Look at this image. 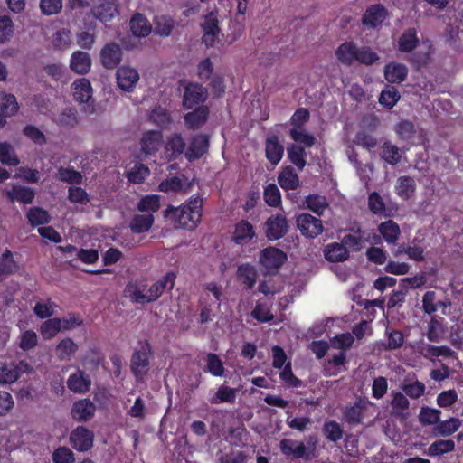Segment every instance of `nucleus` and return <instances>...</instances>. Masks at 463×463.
Masks as SVG:
<instances>
[{
	"label": "nucleus",
	"instance_id": "9d476101",
	"mask_svg": "<svg viewBox=\"0 0 463 463\" xmlns=\"http://www.w3.org/2000/svg\"><path fill=\"white\" fill-rule=\"evenodd\" d=\"M210 136L207 134H195L192 136L187 149L185 158L193 162L203 157L209 150Z\"/></svg>",
	"mask_w": 463,
	"mask_h": 463
},
{
	"label": "nucleus",
	"instance_id": "412c9836",
	"mask_svg": "<svg viewBox=\"0 0 463 463\" xmlns=\"http://www.w3.org/2000/svg\"><path fill=\"white\" fill-rule=\"evenodd\" d=\"M370 402L364 397H357L353 405L347 406L344 411L345 421L351 425H357L361 422L364 411L367 409Z\"/></svg>",
	"mask_w": 463,
	"mask_h": 463
},
{
	"label": "nucleus",
	"instance_id": "6ab92c4d",
	"mask_svg": "<svg viewBox=\"0 0 463 463\" xmlns=\"http://www.w3.org/2000/svg\"><path fill=\"white\" fill-rule=\"evenodd\" d=\"M67 386L74 393L84 394L90 390L91 379L83 370L78 369L68 377Z\"/></svg>",
	"mask_w": 463,
	"mask_h": 463
},
{
	"label": "nucleus",
	"instance_id": "ea45409f",
	"mask_svg": "<svg viewBox=\"0 0 463 463\" xmlns=\"http://www.w3.org/2000/svg\"><path fill=\"white\" fill-rule=\"evenodd\" d=\"M378 231L388 244H394L401 234L400 226L392 220L380 223Z\"/></svg>",
	"mask_w": 463,
	"mask_h": 463
},
{
	"label": "nucleus",
	"instance_id": "49530a36",
	"mask_svg": "<svg viewBox=\"0 0 463 463\" xmlns=\"http://www.w3.org/2000/svg\"><path fill=\"white\" fill-rule=\"evenodd\" d=\"M175 27V21L169 15L155 18V33L162 37L169 36Z\"/></svg>",
	"mask_w": 463,
	"mask_h": 463
},
{
	"label": "nucleus",
	"instance_id": "aec40b11",
	"mask_svg": "<svg viewBox=\"0 0 463 463\" xmlns=\"http://www.w3.org/2000/svg\"><path fill=\"white\" fill-rule=\"evenodd\" d=\"M165 149L169 160L177 159L182 154H185L187 148L183 135L179 132L169 135L165 141Z\"/></svg>",
	"mask_w": 463,
	"mask_h": 463
},
{
	"label": "nucleus",
	"instance_id": "a211bd4d",
	"mask_svg": "<svg viewBox=\"0 0 463 463\" xmlns=\"http://www.w3.org/2000/svg\"><path fill=\"white\" fill-rule=\"evenodd\" d=\"M256 237L253 225L247 220H241L234 225L232 241L237 245H246Z\"/></svg>",
	"mask_w": 463,
	"mask_h": 463
},
{
	"label": "nucleus",
	"instance_id": "8fccbe9b",
	"mask_svg": "<svg viewBox=\"0 0 463 463\" xmlns=\"http://www.w3.org/2000/svg\"><path fill=\"white\" fill-rule=\"evenodd\" d=\"M381 157L392 165H397L401 161V153L398 146L392 145L390 141H385L381 146Z\"/></svg>",
	"mask_w": 463,
	"mask_h": 463
},
{
	"label": "nucleus",
	"instance_id": "7ed1b4c3",
	"mask_svg": "<svg viewBox=\"0 0 463 463\" xmlns=\"http://www.w3.org/2000/svg\"><path fill=\"white\" fill-rule=\"evenodd\" d=\"M152 354V346L148 340L137 342V346L130 359V369L136 378H142L147 373Z\"/></svg>",
	"mask_w": 463,
	"mask_h": 463
},
{
	"label": "nucleus",
	"instance_id": "3c124183",
	"mask_svg": "<svg viewBox=\"0 0 463 463\" xmlns=\"http://www.w3.org/2000/svg\"><path fill=\"white\" fill-rule=\"evenodd\" d=\"M77 43L82 49L90 50L96 39V23L90 24L86 31H82L77 34Z\"/></svg>",
	"mask_w": 463,
	"mask_h": 463
},
{
	"label": "nucleus",
	"instance_id": "1a4fd4ad",
	"mask_svg": "<svg viewBox=\"0 0 463 463\" xmlns=\"http://www.w3.org/2000/svg\"><path fill=\"white\" fill-rule=\"evenodd\" d=\"M201 27L203 32L202 37L203 43H204L206 47L213 46L221 33L218 13L216 11H211L204 15Z\"/></svg>",
	"mask_w": 463,
	"mask_h": 463
},
{
	"label": "nucleus",
	"instance_id": "c9c22d12",
	"mask_svg": "<svg viewBox=\"0 0 463 463\" xmlns=\"http://www.w3.org/2000/svg\"><path fill=\"white\" fill-rule=\"evenodd\" d=\"M288 159L298 169L302 170L307 165V152L304 146L291 143L287 146Z\"/></svg>",
	"mask_w": 463,
	"mask_h": 463
},
{
	"label": "nucleus",
	"instance_id": "c85d7f7f",
	"mask_svg": "<svg viewBox=\"0 0 463 463\" xmlns=\"http://www.w3.org/2000/svg\"><path fill=\"white\" fill-rule=\"evenodd\" d=\"M20 265L14 258V253L6 249L0 256V281L4 279L17 273Z\"/></svg>",
	"mask_w": 463,
	"mask_h": 463
},
{
	"label": "nucleus",
	"instance_id": "bf43d9fd",
	"mask_svg": "<svg viewBox=\"0 0 463 463\" xmlns=\"http://www.w3.org/2000/svg\"><path fill=\"white\" fill-rule=\"evenodd\" d=\"M236 399V391L229 386L222 385L218 388L215 396L210 399L212 404H218L221 402L232 403Z\"/></svg>",
	"mask_w": 463,
	"mask_h": 463
},
{
	"label": "nucleus",
	"instance_id": "cd10ccee",
	"mask_svg": "<svg viewBox=\"0 0 463 463\" xmlns=\"http://www.w3.org/2000/svg\"><path fill=\"white\" fill-rule=\"evenodd\" d=\"M146 285L137 280H130L124 288V294L132 303L146 304L148 303L147 294H145Z\"/></svg>",
	"mask_w": 463,
	"mask_h": 463
},
{
	"label": "nucleus",
	"instance_id": "ddd939ff",
	"mask_svg": "<svg viewBox=\"0 0 463 463\" xmlns=\"http://www.w3.org/2000/svg\"><path fill=\"white\" fill-rule=\"evenodd\" d=\"M94 434L84 426H78L70 435V443L78 451L85 452L93 446Z\"/></svg>",
	"mask_w": 463,
	"mask_h": 463
},
{
	"label": "nucleus",
	"instance_id": "79ce46f5",
	"mask_svg": "<svg viewBox=\"0 0 463 463\" xmlns=\"http://www.w3.org/2000/svg\"><path fill=\"white\" fill-rule=\"evenodd\" d=\"M305 203L307 208L319 217L322 216L325 211L329 207L326 197L318 194L307 195Z\"/></svg>",
	"mask_w": 463,
	"mask_h": 463
},
{
	"label": "nucleus",
	"instance_id": "e433bc0d",
	"mask_svg": "<svg viewBox=\"0 0 463 463\" xmlns=\"http://www.w3.org/2000/svg\"><path fill=\"white\" fill-rule=\"evenodd\" d=\"M420 41L415 28L406 29L398 40V49L402 52H411L419 44Z\"/></svg>",
	"mask_w": 463,
	"mask_h": 463
},
{
	"label": "nucleus",
	"instance_id": "4d7b16f0",
	"mask_svg": "<svg viewBox=\"0 0 463 463\" xmlns=\"http://www.w3.org/2000/svg\"><path fill=\"white\" fill-rule=\"evenodd\" d=\"M368 208L374 215L389 216L383 198L377 192L368 195Z\"/></svg>",
	"mask_w": 463,
	"mask_h": 463
},
{
	"label": "nucleus",
	"instance_id": "a18cd8bd",
	"mask_svg": "<svg viewBox=\"0 0 463 463\" xmlns=\"http://www.w3.org/2000/svg\"><path fill=\"white\" fill-rule=\"evenodd\" d=\"M26 218L28 222L33 227L44 225L51 222V216L49 213L39 206L31 207L26 213Z\"/></svg>",
	"mask_w": 463,
	"mask_h": 463
},
{
	"label": "nucleus",
	"instance_id": "6e6d98bb",
	"mask_svg": "<svg viewBox=\"0 0 463 463\" xmlns=\"http://www.w3.org/2000/svg\"><path fill=\"white\" fill-rule=\"evenodd\" d=\"M455 442L452 439H439L428 448V455L430 457L440 456L454 451Z\"/></svg>",
	"mask_w": 463,
	"mask_h": 463
},
{
	"label": "nucleus",
	"instance_id": "2f4dec72",
	"mask_svg": "<svg viewBox=\"0 0 463 463\" xmlns=\"http://www.w3.org/2000/svg\"><path fill=\"white\" fill-rule=\"evenodd\" d=\"M238 280L248 290L252 289L257 280V270L254 266L250 263L240 265L236 271Z\"/></svg>",
	"mask_w": 463,
	"mask_h": 463
},
{
	"label": "nucleus",
	"instance_id": "37998d69",
	"mask_svg": "<svg viewBox=\"0 0 463 463\" xmlns=\"http://www.w3.org/2000/svg\"><path fill=\"white\" fill-rule=\"evenodd\" d=\"M461 426V421L458 418H449L447 420L439 422L434 427L433 432L436 436L449 437L455 433Z\"/></svg>",
	"mask_w": 463,
	"mask_h": 463
},
{
	"label": "nucleus",
	"instance_id": "f3484780",
	"mask_svg": "<svg viewBox=\"0 0 463 463\" xmlns=\"http://www.w3.org/2000/svg\"><path fill=\"white\" fill-rule=\"evenodd\" d=\"M117 83L119 89L131 92L139 80L137 71L129 66H121L117 70Z\"/></svg>",
	"mask_w": 463,
	"mask_h": 463
},
{
	"label": "nucleus",
	"instance_id": "0eeeda50",
	"mask_svg": "<svg viewBox=\"0 0 463 463\" xmlns=\"http://www.w3.org/2000/svg\"><path fill=\"white\" fill-rule=\"evenodd\" d=\"M265 235L269 241H277L288 232V222L282 213L269 216L264 222Z\"/></svg>",
	"mask_w": 463,
	"mask_h": 463
},
{
	"label": "nucleus",
	"instance_id": "0e129e2a",
	"mask_svg": "<svg viewBox=\"0 0 463 463\" xmlns=\"http://www.w3.org/2000/svg\"><path fill=\"white\" fill-rule=\"evenodd\" d=\"M440 414L441 411L438 409L422 407L419 414V420L422 425L435 424L436 426L439 422Z\"/></svg>",
	"mask_w": 463,
	"mask_h": 463
},
{
	"label": "nucleus",
	"instance_id": "e2e57ef3",
	"mask_svg": "<svg viewBox=\"0 0 463 463\" xmlns=\"http://www.w3.org/2000/svg\"><path fill=\"white\" fill-rule=\"evenodd\" d=\"M150 175L149 168L144 164H136L134 167L127 173L128 180L132 184H141Z\"/></svg>",
	"mask_w": 463,
	"mask_h": 463
},
{
	"label": "nucleus",
	"instance_id": "de8ad7c7",
	"mask_svg": "<svg viewBox=\"0 0 463 463\" xmlns=\"http://www.w3.org/2000/svg\"><path fill=\"white\" fill-rule=\"evenodd\" d=\"M400 98L401 95L397 88L387 85L380 93L379 103L387 109H392Z\"/></svg>",
	"mask_w": 463,
	"mask_h": 463
},
{
	"label": "nucleus",
	"instance_id": "864d4df0",
	"mask_svg": "<svg viewBox=\"0 0 463 463\" xmlns=\"http://www.w3.org/2000/svg\"><path fill=\"white\" fill-rule=\"evenodd\" d=\"M322 432L329 441L337 442L342 439L344 430L337 421L331 420L325 421Z\"/></svg>",
	"mask_w": 463,
	"mask_h": 463
},
{
	"label": "nucleus",
	"instance_id": "09e8293b",
	"mask_svg": "<svg viewBox=\"0 0 463 463\" xmlns=\"http://www.w3.org/2000/svg\"><path fill=\"white\" fill-rule=\"evenodd\" d=\"M206 366L204 372L210 373L213 376L222 377L224 373V365L222 359L213 353L207 354L205 357Z\"/></svg>",
	"mask_w": 463,
	"mask_h": 463
},
{
	"label": "nucleus",
	"instance_id": "72a5a7b5",
	"mask_svg": "<svg viewBox=\"0 0 463 463\" xmlns=\"http://www.w3.org/2000/svg\"><path fill=\"white\" fill-rule=\"evenodd\" d=\"M79 349L78 345L71 337L61 339L55 347V354L59 361L69 362Z\"/></svg>",
	"mask_w": 463,
	"mask_h": 463
},
{
	"label": "nucleus",
	"instance_id": "473e14b6",
	"mask_svg": "<svg viewBox=\"0 0 463 463\" xmlns=\"http://www.w3.org/2000/svg\"><path fill=\"white\" fill-rule=\"evenodd\" d=\"M408 75V69L404 64L391 62L384 67L385 80L390 83H401L404 81Z\"/></svg>",
	"mask_w": 463,
	"mask_h": 463
},
{
	"label": "nucleus",
	"instance_id": "603ef678",
	"mask_svg": "<svg viewBox=\"0 0 463 463\" xmlns=\"http://www.w3.org/2000/svg\"><path fill=\"white\" fill-rule=\"evenodd\" d=\"M0 162L9 166H16L20 164L14 147L7 142H0Z\"/></svg>",
	"mask_w": 463,
	"mask_h": 463
},
{
	"label": "nucleus",
	"instance_id": "c03bdc74",
	"mask_svg": "<svg viewBox=\"0 0 463 463\" xmlns=\"http://www.w3.org/2000/svg\"><path fill=\"white\" fill-rule=\"evenodd\" d=\"M19 105L13 94L2 93L0 95V114L5 118H11L17 113Z\"/></svg>",
	"mask_w": 463,
	"mask_h": 463
},
{
	"label": "nucleus",
	"instance_id": "f257e3e1",
	"mask_svg": "<svg viewBox=\"0 0 463 463\" xmlns=\"http://www.w3.org/2000/svg\"><path fill=\"white\" fill-rule=\"evenodd\" d=\"M164 215L176 229L194 230L202 221L203 199L194 195L178 207L169 205Z\"/></svg>",
	"mask_w": 463,
	"mask_h": 463
},
{
	"label": "nucleus",
	"instance_id": "69168bd1",
	"mask_svg": "<svg viewBox=\"0 0 463 463\" xmlns=\"http://www.w3.org/2000/svg\"><path fill=\"white\" fill-rule=\"evenodd\" d=\"M160 208V198L156 194L143 196L137 204L139 212L155 213Z\"/></svg>",
	"mask_w": 463,
	"mask_h": 463
},
{
	"label": "nucleus",
	"instance_id": "20e7f679",
	"mask_svg": "<svg viewBox=\"0 0 463 463\" xmlns=\"http://www.w3.org/2000/svg\"><path fill=\"white\" fill-rule=\"evenodd\" d=\"M207 99L208 91L205 87L198 82H188L184 87L182 104L184 109H193L203 105Z\"/></svg>",
	"mask_w": 463,
	"mask_h": 463
},
{
	"label": "nucleus",
	"instance_id": "2eb2a0df",
	"mask_svg": "<svg viewBox=\"0 0 463 463\" xmlns=\"http://www.w3.org/2000/svg\"><path fill=\"white\" fill-rule=\"evenodd\" d=\"M210 115L209 107L201 105L194 107L190 112L184 116V125L188 129L197 130L203 128L207 122Z\"/></svg>",
	"mask_w": 463,
	"mask_h": 463
},
{
	"label": "nucleus",
	"instance_id": "7c9ffc66",
	"mask_svg": "<svg viewBox=\"0 0 463 463\" xmlns=\"http://www.w3.org/2000/svg\"><path fill=\"white\" fill-rule=\"evenodd\" d=\"M420 242H421L420 239L414 238L407 245H400L397 250V254H406L409 257V259L416 262L424 261V248L420 245Z\"/></svg>",
	"mask_w": 463,
	"mask_h": 463
},
{
	"label": "nucleus",
	"instance_id": "13d9d810",
	"mask_svg": "<svg viewBox=\"0 0 463 463\" xmlns=\"http://www.w3.org/2000/svg\"><path fill=\"white\" fill-rule=\"evenodd\" d=\"M59 180L70 184H80L82 183V175L72 166L58 168Z\"/></svg>",
	"mask_w": 463,
	"mask_h": 463
},
{
	"label": "nucleus",
	"instance_id": "4468645a",
	"mask_svg": "<svg viewBox=\"0 0 463 463\" xmlns=\"http://www.w3.org/2000/svg\"><path fill=\"white\" fill-rule=\"evenodd\" d=\"M5 194L12 203L31 204L33 203L36 192L30 186L14 184L11 189H6Z\"/></svg>",
	"mask_w": 463,
	"mask_h": 463
},
{
	"label": "nucleus",
	"instance_id": "f03ea898",
	"mask_svg": "<svg viewBox=\"0 0 463 463\" xmlns=\"http://www.w3.org/2000/svg\"><path fill=\"white\" fill-rule=\"evenodd\" d=\"M335 54L338 61L345 66H352L354 63L371 66L379 60L378 54L371 47H359L353 41L341 43Z\"/></svg>",
	"mask_w": 463,
	"mask_h": 463
},
{
	"label": "nucleus",
	"instance_id": "f8f14e48",
	"mask_svg": "<svg viewBox=\"0 0 463 463\" xmlns=\"http://www.w3.org/2000/svg\"><path fill=\"white\" fill-rule=\"evenodd\" d=\"M389 16V12L382 4L369 5L362 16V24L368 29L381 26Z\"/></svg>",
	"mask_w": 463,
	"mask_h": 463
},
{
	"label": "nucleus",
	"instance_id": "6e6552de",
	"mask_svg": "<svg viewBox=\"0 0 463 463\" xmlns=\"http://www.w3.org/2000/svg\"><path fill=\"white\" fill-rule=\"evenodd\" d=\"M349 231L354 234H345L341 240L349 251L359 252L364 248L365 241H370L371 239L379 240V236L373 232L368 233L366 236L365 232L359 225L349 228Z\"/></svg>",
	"mask_w": 463,
	"mask_h": 463
},
{
	"label": "nucleus",
	"instance_id": "39448f33",
	"mask_svg": "<svg viewBox=\"0 0 463 463\" xmlns=\"http://www.w3.org/2000/svg\"><path fill=\"white\" fill-rule=\"evenodd\" d=\"M288 260L287 254L276 248L267 247L260 253V264L266 269L268 273L277 271Z\"/></svg>",
	"mask_w": 463,
	"mask_h": 463
},
{
	"label": "nucleus",
	"instance_id": "58836bf2",
	"mask_svg": "<svg viewBox=\"0 0 463 463\" xmlns=\"http://www.w3.org/2000/svg\"><path fill=\"white\" fill-rule=\"evenodd\" d=\"M129 24L131 32L137 37H146L151 33V24L146 16L142 14H135L132 16Z\"/></svg>",
	"mask_w": 463,
	"mask_h": 463
},
{
	"label": "nucleus",
	"instance_id": "5fc2aeb1",
	"mask_svg": "<svg viewBox=\"0 0 463 463\" xmlns=\"http://www.w3.org/2000/svg\"><path fill=\"white\" fill-rule=\"evenodd\" d=\"M61 318H49L42 323L40 333L43 339L50 340L55 337L61 331Z\"/></svg>",
	"mask_w": 463,
	"mask_h": 463
},
{
	"label": "nucleus",
	"instance_id": "680f3d73",
	"mask_svg": "<svg viewBox=\"0 0 463 463\" xmlns=\"http://www.w3.org/2000/svg\"><path fill=\"white\" fill-rule=\"evenodd\" d=\"M288 134L294 142L302 144L305 147H312L316 143V137L303 131V128H290Z\"/></svg>",
	"mask_w": 463,
	"mask_h": 463
},
{
	"label": "nucleus",
	"instance_id": "4be33fe9",
	"mask_svg": "<svg viewBox=\"0 0 463 463\" xmlns=\"http://www.w3.org/2000/svg\"><path fill=\"white\" fill-rule=\"evenodd\" d=\"M279 449L281 453L286 457H292L297 459H310L306 449V445L302 441L291 439H283L279 442Z\"/></svg>",
	"mask_w": 463,
	"mask_h": 463
},
{
	"label": "nucleus",
	"instance_id": "dca6fc26",
	"mask_svg": "<svg viewBox=\"0 0 463 463\" xmlns=\"http://www.w3.org/2000/svg\"><path fill=\"white\" fill-rule=\"evenodd\" d=\"M95 411V404L90 399L84 398L72 404L71 415L78 422H87L93 418Z\"/></svg>",
	"mask_w": 463,
	"mask_h": 463
},
{
	"label": "nucleus",
	"instance_id": "a19ab883",
	"mask_svg": "<svg viewBox=\"0 0 463 463\" xmlns=\"http://www.w3.org/2000/svg\"><path fill=\"white\" fill-rule=\"evenodd\" d=\"M155 219L152 213L136 214L132 217L129 228L133 233H143L147 232L154 224Z\"/></svg>",
	"mask_w": 463,
	"mask_h": 463
},
{
	"label": "nucleus",
	"instance_id": "338daca9",
	"mask_svg": "<svg viewBox=\"0 0 463 463\" xmlns=\"http://www.w3.org/2000/svg\"><path fill=\"white\" fill-rule=\"evenodd\" d=\"M425 353L423 354L424 357L428 359H432L435 357H452L455 354V352L446 345L436 346L432 345H427L424 348Z\"/></svg>",
	"mask_w": 463,
	"mask_h": 463
},
{
	"label": "nucleus",
	"instance_id": "bb28decb",
	"mask_svg": "<svg viewBox=\"0 0 463 463\" xmlns=\"http://www.w3.org/2000/svg\"><path fill=\"white\" fill-rule=\"evenodd\" d=\"M324 256L327 261L336 263L347 260L350 257V253L341 241L340 242L328 243L325 247Z\"/></svg>",
	"mask_w": 463,
	"mask_h": 463
},
{
	"label": "nucleus",
	"instance_id": "c756f323",
	"mask_svg": "<svg viewBox=\"0 0 463 463\" xmlns=\"http://www.w3.org/2000/svg\"><path fill=\"white\" fill-rule=\"evenodd\" d=\"M72 95L79 103H87L92 97L90 81L86 78H80L72 83Z\"/></svg>",
	"mask_w": 463,
	"mask_h": 463
},
{
	"label": "nucleus",
	"instance_id": "774afa93",
	"mask_svg": "<svg viewBox=\"0 0 463 463\" xmlns=\"http://www.w3.org/2000/svg\"><path fill=\"white\" fill-rule=\"evenodd\" d=\"M354 144L371 150L377 145L376 137L367 130H359L354 137Z\"/></svg>",
	"mask_w": 463,
	"mask_h": 463
},
{
	"label": "nucleus",
	"instance_id": "052dcab7",
	"mask_svg": "<svg viewBox=\"0 0 463 463\" xmlns=\"http://www.w3.org/2000/svg\"><path fill=\"white\" fill-rule=\"evenodd\" d=\"M150 120L157 127L166 128L170 125L172 118L165 109L157 106L152 109L150 113Z\"/></svg>",
	"mask_w": 463,
	"mask_h": 463
},
{
	"label": "nucleus",
	"instance_id": "4c0bfd02",
	"mask_svg": "<svg viewBox=\"0 0 463 463\" xmlns=\"http://www.w3.org/2000/svg\"><path fill=\"white\" fill-rule=\"evenodd\" d=\"M278 183L284 190H296L299 186V178L292 166H286L279 173Z\"/></svg>",
	"mask_w": 463,
	"mask_h": 463
},
{
	"label": "nucleus",
	"instance_id": "f704fd0d",
	"mask_svg": "<svg viewBox=\"0 0 463 463\" xmlns=\"http://www.w3.org/2000/svg\"><path fill=\"white\" fill-rule=\"evenodd\" d=\"M415 191L416 183L412 177L402 175L397 179L395 184V193L400 198L403 200H409L414 195Z\"/></svg>",
	"mask_w": 463,
	"mask_h": 463
},
{
	"label": "nucleus",
	"instance_id": "a878e982",
	"mask_svg": "<svg viewBox=\"0 0 463 463\" xmlns=\"http://www.w3.org/2000/svg\"><path fill=\"white\" fill-rule=\"evenodd\" d=\"M70 68L77 74H87L91 68L90 55L83 51H75L71 56Z\"/></svg>",
	"mask_w": 463,
	"mask_h": 463
},
{
	"label": "nucleus",
	"instance_id": "b1692460",
	"mask_svg": "<svg viewBox=\"0 0 463 463\" xmlns=\"http://www.w3.org/2000/svg\"><path fill=\"white\" fill-rule=\"evenodd\" d=\"M163 142V134L159 130H148L143 134L140 141L142 152L148 155H156Z\"/></svg>",
	"mask_w": 463,
	"mask_h": 463
},
{
	"label": "nucleus",
	"instance_id": "423d86ee",
	"mask_svg": "<svg viewBox=\"0 0 463 463\" xmlns=\"http://www.w3.org/2000/svg\"><path fill=\"white\" fill-rule=\"evenodd\" d=\"M297 228L306 238H317L324 232L322 221L307 213H299L296 217Z\"/></svg>",
	"mask_w": 463,
	"mask_h": 463
},
{
	"label": "nucleus",
	"instance_id": "393cba45",
	"mask_svg": "<svg viewBox=\"0 0 463 463\" xmlns=\"http://www.w3.org/2000/svg\"><path fill=\"white\" fill-rule=\"evenodd\" d=\"M284 146L279 142L278 136L271 135L267 137L265 142V156L268 161L277 165L284 155Z\"/></svg>",
	"mask_w": 463,
	"mask_h": 463
},
{
	"label": "nucleus",
	"instance_id": "5701e85b",
	"mask_svg": "<svg viewBox=\"0 0 463 463\" xmlns=\"http://www.w3.org/2000/svg\"><path fill=\"white\" fill-rule=\"evenodd\" d=\"M91 12L95 19L109 22L118 14L117 0H100Z\"/></svg>",
	"mask_w": 463,
	"mask_h": 463
},
{
	"label": "nucleus",
	"instance_id": "9b49d317",
	"mask_svg": "<svg viewBox=\"0 0 463 463\" xmlns=\"http://www.w3.org/2000/svg\"><path fill=\"white\" fill-rule=\"evenodd\" d=\"M122 57L123 51L121 46L114 42L106 43L99 52L100 63L107 70L117 68L121 62Z\"/></svg>",
	"mask_w": 463,
	"mask_h": 463
}]
</instances>
